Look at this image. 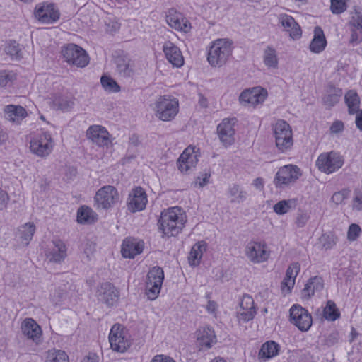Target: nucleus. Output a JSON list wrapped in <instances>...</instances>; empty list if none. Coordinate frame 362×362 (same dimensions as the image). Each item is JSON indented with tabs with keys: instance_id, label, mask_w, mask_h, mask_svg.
I'll return each mask as SVG.
<instances>
[{
	"instance_id": "60",
	"label": "nucleus",
	"mask_w": 362,
	"mask_h": 362,
	"mask_svg": "<svg viewBox=\"0 0 362 362\" xmlns=\"http://www.w3.org/2000/svg\"><path fill=\"white\" fill-rule=\"evenodd\" d=\"M151 362H175L172 358L163 355H156Z\"/></svg>"
},
{
	"instance_id": "44",
	"label": "nucleus",
	"mask_w": 362,
	"mask_h": 362,
	"mask_svg": "<svg viewBox=\"0 0 362 362\" xmlns=\"http://www.w3.org/2000/svg\"><path fill=\"white\" fill-rule=\"evenodd\" d=\"M100 83L102 87L107 92L117 93L120 90V86L118 85V83L109 76H102L100 78Z\"/></svg>"
},
{
	"instance_id": "18",
	"label": "nucleus",
	"mask_w": 362,
	"mask_h": 362,
	"mask_svg": "<svg viewBox=\"0 0 362 362\" xmlns=\"http://www.w3.org/2000/svg\"><path fill=\"white\" fill-rule=\"evenodd\" d=\"M198 152L194 147L188 146L180 156L177 165L182 173H187L194 168L198 162Z\"/></svg>"
},
{
	"instance_id": "16",
	"label": "nucleus",
	"mask_w": 362,
	"mask_h": 362,
	"mask_svg": "<svg viewBox=\"0 0 362 362\" xmlns=\"http://www.w3.org/2000/svg\"><path fill=\"white\" fill-rule=\"evenodd\" d=\"M267 96L266 89L260 87H255L252 89L243 90L239 97V100L242 105H251L255 106L262 103Z\"/></svg>"
},
{
	"instance_id": "56",
	"label": "nucleus",
	"mask_w": 362,
	"mask_h": 362,
	"mask_svg": "<svg viewBox=\"0 0 362 362\" xmlns=\"http://www.w3.org/2000/svg\"><path fill=\"white\" fill-rule=\"evenodd\" d=\"M14 74L6 71H0V87L6 86L8 82L13 80Z\"/></svg>"
},
{
	"instance_id": "21",
	"label": "nucleus",
	"mask_w": 362,
	"mask_h": 362,
	"mask_svg": "<svg viewBox=\"0 0 362 362\" xmlns=\"http://www.w3.org/2000/svg\"><path fill=\"white\" fill-rule=\"evenodd\" d=\"M147 203V197L141 187H136L129 194L128 200V209L134 213L145 209Z\"/></svg>"
},
{
	"instance_id": "40",
	"label": "nucleus",
	"mask_w": 362,
	"mask_h": 362,
	"mask_svg": "<svg viewBox=\"0 0 362 362\" xmlns=\"http://www.w3.org/2000/svg\"><path fill=\"white\" fill-rule=\"evenodd\" d=\"M279 345L273 341L264 343L259 352V356L267 359L271 358L278 354Z\"/></svg>"
},
{
	"instance_id": "57",
	"label": "nucleus",
	"mask_w": 362,
	"mask_h": 362,
	"mask_svg": "<svg viewBox=\"0 0 362 362\" xmlns=\"http://www.w3.org/2000/svg\"><path fill=\"white\" fill-rule=\"evenodd\" d=\"M8 200V194L4 190L0 189V210L6 206Z\"/></svg>"
},
{
	"instance_id": "31",
	"label": "nucleus",
	"mask_w": 362,
	"mask_h": 362,
	"mask_svg": "<svg viewBox=\"0 0 362 362\" xmlns=\"http://www.w3.org/2000/svg\"><path fill=\"white\" fill-rule=\"evenodd\" d=\"M327 45V40L322 29L320 26H316L314 29V36L310 42L309 48L313 53H320Z\"/></svg>"
},
{
	"instance_id": "39",
	"label": "nucleus",
	"mask_w": 362,
	"mask_h": 362,
	"mask_svg": "<svg viewBox=\"0 0 362 362\" xmlns=\"http://www.w3.org/2000/svg\"><path fill=\"white\" fill-rule=\"evenodd\" d=\"M263 62L268 68L276 69L278 66V57L276 49L267 46L263 53Z\"/></svg>"
},
{
	"instance_id": "22",
	"label": "nucleus",
	"mask_w": 362,
	"mask_h": 362,
	"mask_svg": "<svg viewBox=\"0 0 362 362\" xmlns=\"http://www.w3.org/2000/svg\"><path fill=\"white\" fill-rule=\"evenodd\" d=\"M163 51L168 61L174 66L181 67L184 64V57L179 47L170 41H166Z\"/></svg>"
},
{
	"instance_id": "58",
	"label": "nucleus",
	"mask_w": 362,
	"mask_h": 362,
	"mask_svg": "<svg viewBox=\"0 0 362 362\" xmlns=\"http://www.w3.org/2000/svg\"><path fill=\"white\" fill-rule=\"evenodd\" d=\"M107 27V30L110 32H116L120 28V23L112 19H109V22L106 23Z\"/></svg>"
},
{
	"instance_id": "11",
	"label": "nucleus",
	"mask_w": 362,
	"mask_h": 362,
	"mask_svg": "<svg viewBox=\"0 0 362 362\" xmlns=\"http://www.w3.org/2000/svg\"><path fill=\"white\" fill-rule=\"evenodd\" d=\"M54 147V141L49 132H43L30 141V148L33 153L39 157L49 155Z\"/></svg>"
},
{
	"instance_id": "32",
	"label": "nucleus",
	"mask_w": 362,
	"mask_h": 362,
	"mask_svg": "<svg viewBox=\"0 0 362 362\" xmlns=\"http://www.w3.org/2000/svg\"><path fill=\"white\" fill-rule=\"evenodd\" d=\"M343 95L342 90L332 85L327 87L325 95L322 98L323 105L331 108L338 103Z\"/></svg>"
},
{
	"instance_id": "43",
	"label": "nucleus",
	"mask_w": 362,
	"mask_h": 362,
	"mask_svg": "<svg viewBox=\"0 0 362 362\" xmlns=\"http://www.w3.org/2000/svg\"><path fill=\"white\" fill-rule=\"evenodd\" d=\"M77 221L80 223H91L95 220L93 215V211L88 206H81L77 212Z\"/></svg>"
},
{
	"instance_id": "53",
	"label": "nucleus",
	"mask_w": 362,
	"mask_h": 362,
	"mask_svg": "<svg viewBox=\"0 0 362 362\" xmlns=\"http://www.w3.org/2000/svg\"><path fill=\"white\" fill-rule=\"evenodd\" d=\"M361 232V229L358 225L355 223L351 224L347 233L348 240L350 241L356 240L358 238Z\"/></svg>"
},
{
	"instance_id": "59",
	"label": "nucleus",
	"mask_w": 362,
	"mask_h": 362,
	"mask_svg": "<svg viewBox=\"0 0 362 362\" xmlns=\"http://www.w3.org/2000/svg\"><path fill=\"white\" fill-rule=\"evenodd\" d=\"M210 176V174L205 173L202 177H198L195 181V184L198 185L200 187H203L209 182Z\"/></svg>"
},
{
	"instance_id": "28",
	"label": "nucleus",
	"mask_w": 362,
	"mask_h": 362,
	"mask_svg": "<svg viewBox=\"0 0 362 362\" xmlns=\"http://www.w3.org/2000/svg\"><path fill=\"white\" fill-rule=\"evenodd\" d=\"M300 267L298 262L292 263L286 270V276L281 283V290L289 293L295 284V279L299 273Z\"/></svg>"
},
{
	"instance_id": "37",
	"label": "nucleus",
	"mask_w": 362,
	"mask_h": 362,
	"mask_svg": "<svg viewBox=\"0 0 362 362\" xmlns=\"http://www.w3.org/2000/svg\"><path fill=\"white\" fill-rule=\"evenodd\" d=\"M206 244L199 242L193 245L188 257L189 263L192 266H197L199 264L203 252L206 250Z\"/></svg>"
},
{
	"instance_id": "62",
	"label": "nucleus",
	"mask_w": 362,
	"mask_h": 362,
	"mask_svg": "<svg viewBox=\"0 0 362 362\" xmlns=\"http://www.w3.org/2000/svg\"><path fill=\"white\" fill-rule=\"evenodd\" d=\"M82 362H99V358L96 354L90 353L82 360Z\"/></svg>"
},
{
	"instance_id": "35",
	"label": "nucleus",
	"mask_w": 362,
	"mask_h": 362,
	"mask_svg": "<svg viewBox=\"0 0 362 362\" xmlns=\"http://www.w3.org/2000/svg\"><path fill=\"white\" fill-rule=\"evenodd\" d=\"M351 30V42L360 43L362 42V15L356 13L350 21Z\"/></svg>"
},
{
	"instance_id": "13",
	"label": "nucleus",
	"mask_w": 362,
	"mask_h": 362,
	"mask_svg": "<svg viewBox=\"0 0 362 362\" xmlns=\"http://www.w3.org/2000/svg\"><path fill=\"white\" fill-rule=\"evenodd\" d=\"M291 322L302 332L308 331L312 325V317L306 309L294 305L290 309Z\"/></svg>"
},
{
	"instance_id": "4",
	"label": "nucleus",
	"mask_w": 362,
	"mask_h": 362,
	"mask_svg": "<svg viewBox=\"0 0 362 362\" xmlns=\"http://www.w3.org/2000/svg\"><path fill=\"white\" fill-rule=\"evenodd\" d=\"M344 163V157L339 153L331 151L322 153L316 160V165L319 170L329 175L340 169Z\"/></svg>"
},
{
	"instance_id": "45",
	"label": "nucleus",
	"mask_w": 362,
	"mask_h": 362,
	"mask_svg": "<svg viewBox=\"0 0 362 362\" xmlns=\"http://www.w3.org/2000/svg\"><path fill=\"white\" fill-rule=\"evenodd\" d=\"M322 250L332 248L337 242V238L332 233H324L318 239Z\"/></svg>"
},
{
	"instance_id": "9",
	"label": "nucleus",
	"mask_w": 362,
	"mask_h": 362,
	"mask_svg": "<svg viewBox=\"0 0 362 362\" xmlns=\"http://www.w3.org/2000/svg\"><path fill=\"white\" fill-rule=\"evenodd\" d=\"M164 279V273L159 267H153L147 274L146 294L148 298L153 300L157 298Z\"/></svg>"
},
{
	"instance_id": "51",
	"label": "nucleus",
	"mask_w": 362,
	"mask_h": 362,
	"mask_svg": "<svg viewBox=\"0 0 362 362\" xmlns=\"http://www.w3.org/2000/svg\"><path fill=\"white\" fill-rule=\"evenodd\" d=\"M58 108L62 111H67L73 107L74 102L71 98L68 97H59L54 101Z\"/></svg>"
},
{
	"instance_id": "5",
	"label": "nucleus",
	"mask_w": 362,
	"mask_h": 362,
	"mask_svg": "<svg viewBox=\"0 0 362 362\" xmlns=\"http://www.w3.org/2000/svg\"><path fill=\"white\" fill-rule=\"evenodd\" d=\"M277 148L281 152L290 149L293 144V134L290 125L284 120H278L273 128Z\"/></svg>"
},
{
	"instance_id": "26",
	"label": "nucleus",
	"mask_w": 362,
	"mask_h": 362,
	"mask_svg": "<svg viewBox=\"0 0 362 362\" xmlns=\"http://www.w3.org/2000/svg\"><path fill=\"white\" fill-rule=\"evenodd\" d=\"M143 243L135 239L126 238L122 243L121 252L125 258H134L143 251Z\"/></svg>"
},
{
	"instance_id": "2",
	"label": "nucleus",
	"mask_w": 362,
	"mask_h": 362,
	"mask_svg": "<svg viewBox=\"0 0 362 362\" xmlns=\"http://www.w3.org/2000/svg\"><path fill=\"white\" fill-rule=\"evenodd\" d=\"M231 52V43L219 39L210 47L207 60L211 66L220 67L226 64Z\"/></svg>"
},
{
	"instance_id": "33",
	"label": "nucleus",
	"mask_w": 362,
	"mask_h": 362,
	"mask_svg": "<svg viewBox=\"0 0 362 362\" xmlns=\"http://www.w3.org/2000/svg\"><path fill=\"white\" fill-rule=\"evenodd\" d=\"M324 287L323 280L320 276H314L310 278L305 285L302 291V296L304 298H310L315 292H319Z\"/></svg>"
},
{
	"instance_id": "15",
	"label": "nucleus",
	"mask_w": 362,
	"mask_h": 362,
	"mask_svg": "<svg viewBox=\"0 0 362 362\" xmlns=\"http://www.w3.org/2000/svg\"><path fill=\"white\" fill-rule=\"evenodd\" d=\"M98 299L107 307L115 305L119 298V291L110 283L105 282L100 285L98 291Z\"/></svg>"
},
{
	"instance_id": "29",
	"label": "nucleus",
	"mask_w": 362,
	"mask_h": 362,
	"mask_svg": "<svg viewBox=\"0 0 362 362\" xmlns=\"http://www.w3.org/2000/svg\"><path fill=\"white\" fill-rule=\"evenodd\" d=\"M4 111L5 118L13 123L19 124L27 116L25 109L21 105H8Z\"/></svg>"
},
{
	"instance_id": "38",
	"label": "nucleus",
	"mask_w": 362,
	"mask_h": 362,
	"mask_svg": "<svg viewBox=\"0 0 362 362\" xmlns=\"http://www.w3.org/2000/svg\"><path fill=\"white\" fill-rule=\"evenodd\" d=\"M296 206V199H283L273 206V210L278 215H284L295 209Z\"/></svg>"
},
{
	"instance_id": "34",
	"label": "nucleus",
	"mask_w": 362,
	"mask_h": 362,
	"mask_svg": "<svg viewBox=\"0 0 362 362\" xmlns=\"http://www.w3.org/2000/svg\"><path fill=\"white\" fill-rule=\"evenodd\" d=\"M115 64L118 74L123 77H129L133 74L134 64L127 57L119 56L115 59Z\"/></svg>"
},
{
	"instance_id": "12",
	"label": "nucleus",
	"mask_w": 362,
	"mask_h": 362,
	"mask_svg": "<svg viewBox=\"0 0 362 362\" xmlns=\"http://www.w3.org/2000/svg\"><path fill=\"white\" fill-rule=\"evenodd\" d=\"M245 255L251 262L259 264L268 260L270 250L264 243L250 242L246 246Z\"/></svg>"
},
{
	"instance_id": "23",
	"label": "nucleus",
	"mask_w": 362,
	"mask_h": 362,
	"mask_svg": "<svg viewBox=\"0 0 362 362\" xmlns=\"http://www.w3.org/2000/svg\"><path fill=\"white\" fill-rule=\"evenodd\" d=\"M86 136L92 142L100 146L107 145L109 141L108 132L100 125L90 126L86 132Z\"/></svg>"
},
{
	"instance_id": "36",
	"label": "nucleus",
	"mask_w": 362,
	"mask_h": 362,
	"mask_svg": "<svg viewBox=\"0 0 362 362\" xmlns=\"http://www.w3.org/2000/svg\"><path fill=\"white\" fill-rule=\"evenodd\" d=\"M345 103L348 107L349 113L354 115L358 112L360 100L357 93L349 90L344 95Z\"/></svg>"
},
{
	"instance_id": "27",
	"label": "nucleus",
	"mask_w": 362,
	"mask_h": 362,
	"mask_svg": "<svg viewBox=\"0 0 362 362\" xmlns=\"http://www.w3.org/2000/svg\"><path fill=\"white\" fill-rule=\"evenodd\" d=\"M53 247L47 253V258L49 262L59 263L66 257V247L61 240L52 241Z\"/></svg>"
},
{
	"instance_id": "6",
	"label": "nucleus",
	"mask_w": 362,
	"mask_h": 362,
	"mask_svg": "<svg viewBox=\"0 0 362 362\" xmlns=\"http://www.w3.org/2000/svg\"><path fill=\"white\" fill-rule=\"evenodd\" d=\"M302 175L300 168L294 165H286L281 167L274 179L276 188L284 189L294 184Z\"/></svg>"
},
{
	"instance_id": "47",
	"label": "nucleus",
	"mask_w": 362,
	"mask_h": 362,
	"mask_svg": "<svg viewBox=\"0 0 362 362\" xmlns=\"http://www.w3.org/2000/svg\"><path fill=\"white\" fill-rule=\"evenodd\" d=\"M310 218V214L308 211L298 209L295 216L294 224L298 228H304Z\"/></svg>"
},
{
	"instance_id": "63",
	"label": "nucleus",
	"mask_w": 362,
	"mask_h": 362,
	"mask_svg": "<svg viewBox=\"0 0 362 362\" xmlns=\"http://www.w3.org/2000/svg\"><path fill=\"white\" fill-rule=\"evenodd\" d=\"M206 308L208 313H215L217 308V304L213 300H209Z\"/></svg>"
},
{
	"instance_id": "52",
	"label": "nucleus",
	"mask_w": 362,
	"mask_h": 362,
	"mask_svg": "<svg viewBox=\"0 0 362 362\" xmlns=\"http://www.w3.org/2000/svg\"><path fill=\"white\" fill-rule=\"evenodd\" d=\"M346 6L345 0H331L330 10L334 14H339L345 11Z\"/></svg>"
},
{
	"instance_id": "54",
	"label": "nucleus",
	"mask_w": 362,
	"mask_h": 362,
	"mask_svg": "<svg viewBox=\"0 0 362 362\" xmlns=\"http://www.w3.org/2000/svg\"><path fill=\"white\" fill-rule=\"evenodd\" d=\"M352 207L354 210L360 211L362 210V192L356 189L354 191V196L352 202Z\"/></svg>"
},
{
	"instance_id": "25",
	"label": "nucleus",
	"mask_w": 362,
	"mask_h": 362,
	"mask_svg": "<svg viewBox=\"0 0 362 362\" xmlns=\"http://www.w3.org/2000/svg\"><path fill=\"white\" fill-rule=\"evenodd\" d=\"M278 19L285 31L289 33V36L292 39H298L301 37L300 27L292 16L284 13L280 14Z\"/></svg>"
},
{
	"instance_id": "48",
	"label": "nucleus",
	"mask_w": 362,
	"mask_h": 362,
	"mask_svg": "<svg viewBox=\"0 0 362 362\" xmlns=\"http://www.w3.org/2000/svg\"><path fill=\"white\" fill-rule=\"evenodd\" d=\"M47 360L49 362H69L68 356L64 351L55 349L48 351Z\"/></svg>"
},
{
	"instance_id": "41",
	"label": "nucleus",
	"mask_w": 362,
	"mask_h": 362,
	"mask_svg": "<svg viewBox=\"0 0 362 362\" xmlns=\"http://www.w3.org/2000/svg\"><path fill=\"white\" fill-rule=\"evenodd\" d=\"M35 231V226L33 223H27L21 226L18 229V233L21 241L28 245L32 240Z\"/></svg>"
},
{
	"instance_id": "49",
	"label": "nucleus",
	"mask_w": 362,
	"mask_h": 362,
	"mask_svg": "<svg viewBox=\"0 0 362 362\" xmlns=\"http://www.w3.org/2000/svg\"><path fill=\"white\" fill-rule=\"evenodd\" d=\"M324 317L327 320L332 321L339 317V313L336 308V304L333 301H327V305L324 308Z\"/></svg>"
},
{
	"instance_id": "42",
	"label": "nucleus",
	"mask_w": 362,
	"mask_h": 362,
	"mask_svg": "<svg viewBox=\"0 0 362 362\" xmlns=\"http://www.w3.org/2000/svg\"><path fill=\"white\" fill-rule=\"evenodd\" d=\"M228 193L232 197L231 202L241 203L247 199V192L243 190L238 185L233 184L228 189Z\"/></svg>"
},
{
	"instance_id": "20",
	"label": "nucleus",
	"mask_w": 362,
	"mask_h": 362,
	"mask_svg": "<svg viewBox=\"0 0 362 362\" xmlns=\"http://www.w3.org/2000/svg\"><path fill=\"white\" fill-rule=\"evenodd\" d=\"M256 314L255 303L252 298L248 295H244L240 303V310L238 312V320L247 322L252 320Z\"/></svg>"
},
{
	"instance_id": "19",
	"label": "nucleus",
	"mask_w": 362,
	"mask_h": 362,
	"mask_svg": "<svg viewBox=\"0 0 362 362\" xmlns=\"http://www.w3.org/2000/svg\"><path fill=\"white\" fill-rule=\"evenodd\" d=\"M59 16L60 13L54 4H43L36 7L35 17L42 23H53Z\"/></svg>"
},
{
	"instance_id": "7",
	"label": "nucleus",
	"mask_w": 362,
	"mask_h": 362,
	"mask_svg": "<svg viewBox=\"0 0 362 362\" xmlns=\"http://www.w3.org/2000/svg\"><path fill=\"white\" fill-rule=\"evenodd\" d=\"M117 189L112 185H105L98 189L95 195V206L98 209H108L119 202Z\"/></svg>"
},
{
	"instance_id": "14",
	"label": "nucleus",
	"mask_w": 362,
	"mask_h": 362,
	"mask_svg": "<svg viewBox=\"0 0 362 362\" xmlns=\"http://www.w3.org/2000/svg\"><path fill=\"white\" fill-rule=\"evenodd\" d=\"M165 21L171 28L177 31L187 33L192 28L191 23L184 15L173 8L167 11Z\"/></svg>"
},
{
	"instance_id": "17",
	"label": "nucleus",
	"mask_w": 362,
	"mask_h": 362,
	"mask_svg": "<svg viewBox=\"0 0 362 362\" xmlns=\"http://www.w3.org/2000/svg\"><path fill=\"white\" fill-rule=\"evenodd\" d=\"M235 122V118H226L217 127L219 139L225 146H230L235 141L234 125Z\"/></svg>"
},
{
	"instance_id": "1",
	"label": "nucleus",
	"mask_w": 362,
	"mask_h": 362,
	"mask_svg": "<svg viewBox=\"0 0 362 362\" xmlns=\"http://www.w3.org/2000/svg\"><path fill=\"white\" fill-rule=\"evenodd\" d=\"M187 218L180 207H173L161 213L158 225L167 236L177 235L186 223Z\"/></svg>"
},
{
	"instance_id": "64",
	"label": "nucleus",
	"mask_w": 362,
	"mask_h": 362,
	"mask_svg": "<svg viewBox=\"0 0 362 362\" xmlns=\"http://www.w3.org/2000/svg\"><path fill=\"white\" fill-rule=\"evenodd\" d=\"M356 124L360 130H362V111H361L356 117Z\"/></svg>"
},
{
	"instance_id": "55",
	"label": "nucleus",
	"mask_w": 362,
	"mask_h": 362,
	"mask_svg": "<svg viewBox=\"0 0 362 362\" xmlns=\"http://www.w3.org/2000/svg\"><path fill=\"white\" fill-rule=\"evenodd\" d=\"M344 124L341 120H335L329 127V132L332 135H339L343 132Z\"/></svg>"
},
{
	"instance_id": "10",
	"label": "nucleus",
	"mask_w": 362,
	"mask_h": 362,
	"mask_svg": "<svg viewBox=\"0 0 362 362\" xmlns=\"http://www.w3.org/2000/svg\"><path fill=\"white\" fill-rule=\"evenodd\" d=\"M109 341L112 350L123 353L130 346V341L124 327L115 324L109 334Z\"/></svg>"
},
{
	"instance_id": "46",
	"label": "nucleus",
	"mask_w": 362,
	"mask_h": 362,
	"mask_svg": "<svg viewBox=\"0 0 362 362\" xmlns=\"http://www.w3.org/2000/svg\"><path fill=\"white\" fill-rule=\"evenodd\" d=\"M4 50L5 52L10 55L13 59H20L23 57V54L20 45L16 41L8 42L6 44Z\"/></svg>"
},
{
	"instance_id": "30",
	"label": "nucleus",
	"mask_w": 362,
	"mask_h": 362,
	"mask_svg": "<svg viewBox=\"0 0 362 362\" xmlns=\"http://www.w3.org/2000/svg\"><path fill=\"white\" fill-rule=\"evenodd\" d=\"M21 329L25 336L33 341H37L42 334L40 327L31 318H26L23 321Z\"/></svg>"
},
{
	"instance_id": "61",
	"label": "nucleus",
	"mask_w": 362,
	"mask_h": 362,
	"mask_svg": "<svg viewBox=\"0 0 362 362\" xmlns=\"http://www.w3.org/2000/svg\"><path fill=\"white\" fill-rule=\"evenodd\" d=\"M252 185L260 191L263 190L264 186V181L262 177H257L253 180Z\"/></svg>"
},
{
	"instance_id": "24",
	"label": "nucleus",
	"mask_w": 362,
	"mask_h": 362,
	"mask_svg": "<svg viewBox=\"0 0 362 362\" xmlns=\"http://www.w3.org/2000/svg\"><path fill=\"white\" fill-rule=\"evenodd\" d=\"M195 334L199 349H209L216 342L214 331L209 327L199 329Z\"/></svg>"
},
{
	"instance_id": "8",
	"label": "nucleus",
	"mask_w": 362,
	"mask_h": 362,
	"mask_svg": "<svg viewBox=\"0 0 362 362\" xmlns=\"http://www.w3.org/2000/svg\"><path fill=\"white\" fill-rule=\"evenodd\" d=\"M62 54L67 63L78 67H85L89 62L86 52L75 44H69L63 47Z\"/></svg>"
},
{
	"instance_id": "50",
	"label": "nucleus",
	"mask_w": 362,
	"mask_h": 362,
	"mask_svg": "<svg viewBox=\"0 0 362 362\" xmlns=\"http://www.w3.org/2000/svg\"><path fill=\"white\" fill-rule=\"evenodd\" d=\"M351 190L348 188L342 189L340 191L336 192L331 197V201L336 205L342 204L345 200L350 196Z\"/></svg>"
},
{
	"instance_id": "3",
	"label": "nucleus",
	"mask_w": 362,
	"mask_h": 362,
	"mask_svg": "<svg viewBox=\"0 0 362 362\" xmlns=\"http://www.w3.org/2000/svg\"><path fill=\"white\" fill-rule=\"evenodd\" d=\"M154 110L159 119L164 122L171 121L179 112L178 100L169 96H161L156 101Z\"/></svg>"
}]
</instances>
